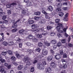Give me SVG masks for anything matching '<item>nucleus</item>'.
I'll return each mask as SVG.
<instances>
[{"mask_svg": "<svg viewBox=\"0 0 73 73\" xmlns=\"http://www.w3.org/2000/svg\"><path fill=\"white\" fill-rule=\"evenodd\" d=\"M58 25L56 27V29L57 30V31L58 33H63V31L61 30V28H63V26L62 24L61 23H59L58 24Z\"/></svg>", "mask_w": 73, "mask_h": 73, "instance_id": "nucleus-1", "label": "nucleus"}, {"mask_svg": "<svg viewBox=\"0 0 73 73\" xmlns=\"http://www.w3.org/2000/svg\"><path fill=\"white\" fill-rule=\"evenodd\" d=\"M38 69L40 70H44V66L41 63H38L37 65Z\"/></svg>", "mask_w": 73, "mask_h": 73, "instance_id": "nucleus-2", "label": "nucleus"}, {"mask_svg": "<svg viewBox=\"0 0 73 73\" xmlns=\"http://www.w3.org/2000/svg\"><path fill=\"white\" fill-rule=\"evenodd\" d=\"M48 53V51L44 49L42 50V54L44 56H46Z\"/></svg>", "mask_w": 73, "mask_h": 73, "instance_id": "nucleus-3", "label": "nucleus"}, {"mask_svg": "<svg viewBox=\"0 0 73 73\" xmlns=\"http://www.w3.org/2000/svg\"><path fill=\"white\" fill-rule=\"evenodd\" d=\"M23 15L27 16L28 15L27 13V11L25 10H22L21 11Z\"/></svg>", "mask_w": 73, "mask_h": 73, "instance_id": "nucleus-4", "label": "nucleus"}, {"mask_svg": "<svg viewBox=\"0 0 73 73\" xmlns=\"http://www.w3.org/2000/svg\"><path fill=\"white\" fill-rule=\"evenodd\" d=\"M31 64V63L29 61H27L26 63V66H25L24 67V69H25V68H27L28 66L30 65Z\"/></svg>", "mask_w": 73, "mask_h": 73, "instance_id": "nucleus-5", "label": "nucleus"}, {"mask_svg": "<svg viewBox=\"0 0 73 73\" xmlns=\"http://www.w3.org/2000/svg\"><path fill=\"white\" fill-rule=\"evenodd\" d=\"M39 23L41 24H44L45 23V19H43L40 20L39 21Z\"/></svg>", "mask_w": 73, "mask_h": 73, "instance_id": "nucleus-6", "label": "nucleus"}, {"mask_svg": "<svg viewBox=\"0 0 73 73\" xmlns=\"http://www.w3.org/2000/svg\"><path fill=\"white\" fill-rule=\"evenodd\" d=\"M48 10L49 11H50L52 12L53 10V7L51 6H49L48 8Z\"/></svg>", "mask_w": 73, "mask_h": 73, "instance_id": "nucleus-7", "label": "nucleus"}, {"mask_svg": "<svg viewBox=\"0 0 73 73\" xmlns=\"http://www.w3.org/2000/svg\"><path fill=\"white\" fill-rule=\"evenodd\" d=\"M52 68H56V64H55L54 62H52L50 64Z\"/></svg>", "mask_w": 73, "mask_h": 73, "instance_id": "nucleus-8", "label": "nucleus"}, {"mask_svg": "<svg viewBox=\"0 0 73 73\" xmlns=\"http://www.w3.org/2000/svg\"><path fill=\"white\" fill-rule=\"evenodd\" d=\"M32 37H33V36L31 34L28 35V37L27 38V40H31V38L32 39Z\"/></svg>", "mask_w": 73, "mask_h": 73, "instance_id": "nucleus-9", "label": "nucleus"}, {"mask_svg": "<svg viewBox=\"0 0 73 73\" xmlns=\"http://www.w3.org/2000/svg\"><path fill=\"white\" fill-rule=\"evenodd\" d=\"M55 58L56 60H60L61 58V55H56L55 56Z\"/></svg>", "mask_w": 73, "mask_h": 73, "instance_id": "nucleus-10", "label": "nucleus"}, {"mask_svg": "<svg viewBox=\"0 0 73 73\" xmlns=\"http://www.w3.org/2000/svg\"><path fill=\"white\" fill-rule=\"evenodd\" d=\"M45 70L47 72H48L49 73H50L52 71V70L50 67H48L47 69H46Z\"/></svg>", "mask_w": 73, "mask_h": 73, "instance_id": "nucleus-11", "label": "nucleus"}, {"mask_svg": "<svg viewBox=\"0 0 73 73\" xmlns=\"http://www.w3.org/2000/svg\"><path fill=\"white\" fill-rule=\"evenodd\" d=\"M25 31V30L24 29H21L19 31V33L21 35H24V33L23 32Z\"/></svg>", "mask_w": 73, "mask_h": 73, "instance_id": "nucleus-12", "label": "nucleus"}, {"mask_svg": "<svg viewBox=\"0 0 73 73\" xmlns=\"http://www.w3.org/2000/svg\"><path fill=\"white\" fill-rule=\"evenodd\" d=\"M53 56H49L47 58V60L48 61H50L52 60Z\"/></svg>", "mask_w": 73, "mask_h": 73, "instance_id": "nucleus-13", "label": "nucleus"}, {"mask_svg": "<svg viewBox=\"0 0 73 73\" xmlns=\"http://www.w3.org/2000/svg\"><path fill=\"white\" fill-rule=\"evenodd\" d=\"M3 10L2 9H0V16H3V15L5 14V13L3 12Z\"/></svg>", "mask_w": 73, "mask_h": 73, "instance_id": "nucleus-14", "label": "nucleus"}, {"mask_svg": "<svg viewBox=\"0 0 73 73\" xmlns=\"http://www.w3.org/2000/svg\"><path fill=\"white\" fill-rule=\"evenodd\" d=\"M31 27L33 29H35L37 27V24H33L32 25Z\"/></svg>", "mask_w": 73, "mask_h": 73, "instance_id": "nucleus-15", "label": "nucleus"}, {"mask_svg": "<svg viewBox=\"0 0 73 73\" xmlns=\"http://www.w3.org/2000/svg\"><path fill=\"white\" fill-rule=\"evenodd\" d=\"M11 60L13 61H15V60H16V58L14 56H12L11 57Z\"/></svg>", "mask_w": 73, "mask_h": 73, "instance_id": "nucleus-16", "label": "nucleus"}, {"mask_svg": "<svg viewBox=\"0 0 73 73\" xmlns=\"http://www.w3.org/2000/svg\"><path fill=\"white\" fill-rule=\"evenodd\" d=\"M27 52H29V54H31V53H32L33 52V50H31L30 49H28L27 50Z\"/></svg>", "mask_w": 73, "mask_h": 73, "instance_id": "nucleus-17", "label": "nucleus"}, {"mask_svg": "<svg viewBox=\"0 0 73 73\" xmlns=\"http://www.w3.org/2000/svg\"><path fill=\"white\" fill-rule=\"evenodd\" d=\"M35 56H36V58H35L36 59H41V58H42V56L39 55H38H38H37H37H35Z\"/></svg>", "mask_w": 73, "mask_h": 73, "instance_id": "nucleus-18", "label": "nucleus"}, {"mask_svg": "<svg viewBox=\"0 0 73 73\" xmlns=\"http://www.w3.org/2000/svg\"><path fill=\"white\" fill-rule=\"evenodd\" d=\"M58 15L60 17H62L64 15V13L62 12H60L58 13Z\"/></svg>", "mask_w": 73, "mask_h": 73, "instance_id": "nucleus-19", "label": "nucleus"}, {"mask_svg": "<svg viewBox=\"0 0 73 73\" xmlns=\"http://www.w3.org/2000/svg\"><path fill=\"white\" fill-rule=\"evenodd\" d=\"M32 3L31 2H29L27 3V7H29L30 6H31L32 5Z\"/></svg>", "mask_w": 73, "mask_h": 73, "instance_id": "nucleus-20", "label": "nucleus"}, {"mask_svg": "<svg viewBox=\"0 0 73 73\" xmlns=\"http://www.w3.org/2000/svg\"><path fill=\"white\" fill-rule=\"evenodd\" d=\"M24 60H25V61H28L29 60V58L27 56H26L24 58Z\"/></svg>", "mask_w": 73, "mask_h": 73, "instance_id": "nucleus-21", "label": "nucleus"}, {"mask_svg": "<svg viewBox=\"0 0 73 73\" xmlns=\"http://www.w3.org/2000/svg\"><path fill=\"white\" fill-rule=\"evenodd\" d=\"M40 31V29H38L36 30H33L32 31L34 32H35V33H36V32H38Z\"/></svg>", "mask_w": 73, "mask_h": 73, "instance_id": "nucleus-22", "label": "nucleus"}, {"mask_svg": "<svg viewBox=\"0 0 73 73\" xmlns=\"http://www.w3.org/2000/svg\"><path fill=\"white\" fill-rule=\"evenodd\" d=\"M51 43L54 44H55L57 43V40H52L51 41Z\"/></svg>", "mask_w": 73, "mask_h": 73, "instance_id": "nucleus-23", "label": "nucleus"}, {"mask_svg": "<svg viewBox=\"0 0 73 73\" xmlns=\"http://www.w3.org/2000/svg\"><path fill=\"white\" fill-rule=\"evenodd\" d=\"M14 44V43H13V41H9L8 44L9 45H13Z\"/></svg>", "mask_w": 73, "mask_h": 73, "instance_id": "nucleus-24", "label": "nucleus"}, {"mask_svg": "<svg viewBox=\"0 0 73 73\" xmlns=\"http://www.w3.org/2000/svg\"><path fill=\"white\" fill-rule=\"evenodd\" d=\"M23 68V66L22 65H19L18 67V70H22Z\"/></svg>", "mask_w": 73, "mask_h": 73, "instance_id": "nucleus-25", "label": "nucleus"}, {"mask_svg": "<svg viewBox=\"0 0 73 73\" xmlns=\"http://www.w3.org/2000/svg\"><path fill=\"white\" fill-rule=\"evenodd\" d=\"M50 46V43H49L48 42H45V44L44 45V46L45 47V48H46V46Z\"/></svg>", "mask_w": 73, "mask_h": 73, "instance_id": "nucleus-26", "label": "nucleus"}, {"mask_svg": "<svg viewBox=\"0 0 73 73\" xmlns=\"http://www.w3.org/2000/svg\"><path fill=\"white\" fill-rule=\"evenodd\" d=\"M0 71L1 72H2V73H7L6 72L4 71V68H2L1 69Z\"/></svg>", "mask_w": 73, "mask_h": 73, "instance_id": "nucleus-27", "label": "nucleus"}, {"mask_svg": "<svg viewBox=\"0 0 73 73\" xmlns=\"http://www.w3.org/2000/svg\"><path fill=\"white\" fill-rule=\"evenodd\" d=\"M41 14V12L39 11L35 13V15L39 16Z\"/></svg>", "mask_w": 73, "mask_h": 73, "instance_id": "nucleus-28", "label": "nucleus"}, {"mask_svg": "<svg viewBox=\"0 0 73 73\" xmlns=\"http://www.w3.org/2000/svg\"><path fill=\"white\" fill-rule=\"evenodd\" d=\"M32 39L34 42H37V38H35L34 37H32Z\"/></svg>", "mask_w": 73, "mask_h": 73, "instance_id": "nucleus-29", "label": "nucleus"}, {"mask_svg": "<svg viewBox=\"0 0 73 73\" xmlns=\"http://www.w3.org/2000/svg\"><path fill=\"white\" fill-rule=\"evenodd\" d=\"M7 53L10 55H12V51L10 50H9L7 51Z\"/></svg>", "mask_w": 73, "mask_h": 73, "instance_id": "nucleus-30", "label": "nucleus"}, {"mask_svg": "<svg viewBox=\"0 0 73 73\" xmlns=\"http://www.w3.org/2000/svg\"><path fill=\"white\" fill-rule=\"evenodd\" d=\"M56 12H57L61 11V9L60 8H57L56 10Z\"/></svg>", "mask_w": 73, "mask_h": 73, "instance_id": "nucleus-31", "label": "nucleus"}, {"mask_svg": "<svg viewBox=\"0 0 73 73\" xmlns=\"http://www.w3.org/2000/svg\"><path fill=\"white\" fill-rule=\"evenodd\" d=\"M57 5L58 7H60V8L61 7H62V3H58Z\"/></svg>", "mask_w": 73, "mask_h": 73, "instance_id": "nucleus-32", "label": "nucleus"}, {"mask_svg": "<svg viewBox=\"0 0 73 73\" xmlns=\"http://www.w3.org/2000/svg\"><path fill=\"white\" fill-rule=\"evenodd\" d=\"M4 14H3V16H1V17H2V19L3 20H5L6 18H7V15H4Z\"/></svg>", "mask_w": 73, "mask_h": 73, "instance_id": "nucleus-33", "label": "nucleus"}, {"mask_svg": "<svg viewBox=\"0 0 73 73\" xmlns=\"http://www.w3.org/2000/svg\"><path fill=\"white\" fill-rule=\"evenodd\" d=\"M3 44L4 46H7L8 45V42H3Z\"/></svg>", "mask_w": 73, "mask_h": 73, "instance_id": "nucleus-34", "label": "nucleus"}, {"mask_svg": "<svg viewBox=\"0 0 73 73\" xmlns=\"http://www.w3.org/2000/svg\"><path fill=\"white\" fill-rule=\"evenodd\" d=\"M28 23L30 24H32L33 23V21L32 20H30L28 22Z\"/></svg>", "mask_w": 73, "mask_h": 73, "instance_id": "nucleus-35", "label": "nucleus"}, {"mask_svg": "<svg viewBox=\"0 0 73 73\" xmlns=\"http://www.w3.org/2000/svg\"><path fill=\"white\" fill-rule=\"evenodd\" d=\"M17 31V29H13L11 31V32L13 33H14V32H16V31Z\"/></svg>", "mask_w": 73, "mask_h": 73, "instance_id": "nucleus-36", "label": "nucleus"}, {"mask_svg": "<svg viewBox=\"0 0 73 73\" xmlns=\"http://www.w3.org/2000/svg\"><path fill=\"white\" fill-rule=\"evenodd\" d=\"M37 38H40L42 37V35L40 34H38L37 35Z\"/></svg>", "mask_w": 73, "mask_h": 73, "instance_id": "nucleus-37", "label": "nucleus"}, {"mask_svg": "<svg viewBox=\"0 0 73 73\" xmlns=\"http://www.w3.org/2000/svg\"><path fill=\"white\" fill-rule=\"evenodd\" d=\"M38 46L39 47H41L42 46V43L41 42H39L38 43Z\"/></svg>", "mask_w": 73, "mask_h": 73, "instance_id": "nucleus-38", "label": "nucleus"}, {"mask_svg": "<svg viewBox=\"0 0 73 73\" xmlns=\"http://www.w3.org/2000/svg\"><path fill=\"white\" fill-rule=\"evenodd\" d=\"M34 19L35 20H39L40 19V17H35Z\"/></svg>", "mask_w": 73, "mask_h": 73, "instance_id": "nucleus-39", "label": "nucleus"}, {"mask_svg": "<svg viewBox=\"0 0 73 73\" xmlns=\"http://www.w3.org/2000/svg\"><path fill=\"white\" fill-rule=\"evenodd\" d=\"M35 70V68H34V67H32L31 69V72H33Z\"/></svg>", "mask_w": 73, "mask_h": 73, "instance_id": "nucleus-40", "label": "nucleus"}, {"mask_svg": "<svg viewBox=\"0 0 73 73\" xmlns=\"http://www.w3.org/2000/svg\"><path fill=\"white\" fill-rule=\"evenodd\" d=\"M60 20L59 19H57L55 20V22L56 23H58L60 22Z\"/></svg>", "mask_w": 73, "mask_h": 73, "instance_id": "nucleus-41", "label": "nucleus"}, {"mask_svg": "<svg viewBox=\"0 0 73 73\" xmlns=\"http://www.w3.org/2000/svg\"><path fill=\"white\" fill-rule=\"evenodd\" d=\"M16 56L18 58H20V55L19 54H16Z\"/></svg>", "mask_w": 73, "mask_h": 73, "instance_id": "nucleus-42", "label": "nucleus"}, {"mask_svg": "<svg viewBox=\"0 0 73 73\" xmlns=\"http://www.w3.org/2000/svg\"><path fill=\"white\" fill-rule=\"evenodd\" d=\"M1 54L2 55H6L7 54V52H5V51H3L1 53Z\"/></svg>", "mask_w": 73, "mask_h": 73, "instance_id": "nucleus-43", "label": "nucleus"}, {"mask_svg": "<svg viewBox=\"0 0 73 73\" xmlns=\"http://www.w3.org/2000/svg\"><path fill=\"white\" fill-rule=\"evenodd\" d=\"M42 35L43 36H46L47 35V33H46V31H44L42 34Z\"/></svg>", "mask_w": 73, "mask_h": 73, "instance_id": "nucleus-44", "label": "nucleus"}, {"mask_svg": "<svg viewBox=\"0 0 73 73\" xmlns=\"http://www.w3.org/2000/svg\"><path fill=\"white\" fill-rule=\"evenodd\" d=\"M47 29L48 30H50V29H52V26H48L47 27Z\"/></svg>", "mask_w": 73, "mask_h": 73, "instance_id": "nucleus-45", "label": "nucleus"}, {"mask_svg": "<svg viewBox=\"0 0 73 73\" xmlns=\"http://www.w3.org/2000/svg\"><path fill=\"white\" fill-rule=\"evenodd\" d=\"M62 45V44H61V42H58L57 44V46L58 47H60V46H61Z\"/></svg>", "mask_w": 73, "mask_h": 73, "instance_id": "nucleus-46", "label": "nucleus"}, {"mask_svg": "<svg viewBox=\"0 0 73 73\" xmlns=\"http://www.w3.org/2000/svg\"><path fill=\"white\" fill-rule=\"evenodd\" d=\"M57 35L59 38L62 37V35L60 33H58Z\"/></svg>", "mask_w": 73, "mask_h": 73, "instance_id": "nucleus-47", "label": "nucleus"}, {"mask_svg": "<svg viewBox=\"0 0 73 73\" xmlns=\"http://www.w3.org/2000/svg\"><path fill=\"white\" fill-rule=\"evenodd\" d=\"M12 27L13 28H17V25L16 24L13 25L12 26Z\"/></svg>", "mask_w": 73, "mask_h": 73, "instance_id": "nucleus-48", "label": "nucleus"}, {"mask_svg": "<svg viewBox=\"0 0 73 73\" xmlns=\"http://www.w3.org/2000/svg\"><path fill=\"white\" fill-rule=\"evenodd\" d=\"M5 28V26H4V25H1V28L2 31H3V30H4V28Z\"/></svg>", "mask_w": 73, "mask_h": 73, "instance_id": "nucleus-49", "label": "nucleus"}, {"mask_svg": "<svg viewBox=\"0 0 73 73\" xmlns=\"http://www.w3.org/2000/svg\"><path fill=\"white\" fill-rule=\"evenodd\" d=\"M60 53L61 55H62L63 54H64V52H63V50H60Z\"/></svg>", "mask_w": 73, "mask_h": 73, "instance_id": "nucleus-50", "label": "nucleus"}, {"mask_svg": "<svg viewBox=\"0 0 73 73\" xmlns=\"http://www.w3.org/2000/svg\"><path fill=\"white\" fill-rule=\"evenodd\" d=\"M26 45H27L28 46H31V45H32V44H31V43L30 42H27L26 43Z\"/></svg>", "mask_w": 73, "mask_h": 73, "instance_id": "nucleus-51", "label": "nucleus"}, {"mask_svg": "<svg viewBox=\"0 0 73 73\" xmlns=\"http://www.w3.org/2000/svg\"><path fill=\"white\" fill-rule=\"evenodd\" d=\"M45 18L48 19H50V17L49 15H46L45 16Z\"/></svg>", "mask_w": 73, "mask_h": 73, "instance_id": "nucleus-52", "label": "nucleus"}, {"mask_svg": "<svg viewBox=\"0 0 73 73\" xmlns=\"http://www.w3.org/2000/svg\"><path fill=\"white\" fill-rule=\"evenodd\" d=\"M63 20L65 21H67L68 20V18L66 17H64V19H63Z\"/></svg>", "mask_w": 73, "mask_h": 73, "instance_id": "nucleus-53", "label": "nucleus"}, {"mask_svg": "<svg viewBox=\"0 0 73 73\" xmlns=\"http://www.w3.org/2000/svg\"><path fill=\"white\" fill-rule=\"evenodd\" d=\"M18 7L20 9H21L22 8V5H21L20 4H19L18 5Z\"/></svg>", "mask_w": 73, "mask_h": 73, "instance_id": "nucleus-54", "label": "nucleus"}, {"mask_svg": "<svg viewBox=\"0 0 73 73\" xmlns=\"http://www.w3.org/2000/svg\"><path fill=\"white\" fill-rule=\"evenodd\" d=\"M40 50L41 49H40V48H37L36 49V52H40Z\"/></svg>", "mask_w": 73, "mask_h": 73, "instance_id": "nucleus-55", "label": "nucleus"}, {"mask_svg": "<svg viewBox=\"0 0 73 73\" xmlns=\"http://www.w3.org/2000/svg\"><path fill=\"white\" fill-rule=\"evenodd\" d=\"M50 35L51 36H54V35H55V33H53V32L51 33H50Z\"/></svg>", "mask_w": 73, "mask_h": 73, "instance_id": "nucleus-56", "label": "nucleus"}, {"mask_svg": "<svg viewBox=\"0 0 73 73\" xmlns=\"http://www.w3.org/2000/svg\"><path fill=\"white\" fill-rule=\"evenodd\" d=\"M63 58H67V55H66V54H63Z\"/></svg>", "mask_w": 73, "mask_h": 73, "instance_id": "nucleus-57", "label": "nucleus"}, {"mask_svg": "<svg viewBox=\"0 0 73 73\" xmlns=\"http://www.w3.org/2000/svg\"><path fill=\"white\" fill-rule=\"evenodd\" d=\"M11 5L13 6H16L17 5V4L16 3H13L11 4Z\"/></svg>", "mask_w": 73, "mask_h": 73, "instance_id": "nucleus-58", "label": "nucleus"}, {"mask_svg": "<svg viewBox=\"0 0 73 73\" xmlns=\"http://www.w3.org/2000/svg\"><path fill=\"white\" fill-rule=\"evenodd\" d=\"M64 36H65V37H68V35L67 33H65L64 34Z\"/></svg>", "mask_w": 73, "mask_h": 73, "instance_id": "nucleus-59", "label": "nucleus"}, {"mask_svg": "<svg viewBox=\"0 0 73 73\" xmlns=\"http://www.w3.org/2000/svg\"><path fill=\"white\" fill-rule=\"evenodd\" d=\"M1 61L2 63H4V62H5V60L4 59H2Z\"/></svg>", "mask_w": 73, "mask_h": 73, "instance_id": "nucleus-60", "label": "nucleus"}, {"mask_svg": "<svg viewBox=\"0 0 73 73\" xmlns=\"http://www.w3.org/2000/svg\"><path fill=\"white\" fill-rule=\"evenodd\" d=\"M19 45L20 48H21L23 46V44L22 43H19Z\"/></svg>", "mask_w": 73, "mask_h": 73, "instance_id": "nucleus-61", "label": "nucleus"}, {"mask_svg": "<svg viewBox=\"0 0 73 73\" xmlns=\"http://www.w3.org/2000/svg\"><path fill=\"white\" fill-rule=\"evenodd\" d=\"M61 41L63 43V44H64V43H65V42H66L65 41V39L62 40Z\"/></svg>", "mask_w": 73, "mask_h": 73, "instance_id": "nucleus-62", "label": "nucleus"}, {"mask_svg": "<svg viewBox=\"0 0 73 73\" xmlns=\"http://www.w3.org/2000/svg\"><path fill=\"white\" fill-rule=\"evenodd\" d=\"M63 68H64V69H66V68H67V65L66 64H64L63 65Z\"/></svg>", "mask_w": 73, "mask_h": 73, "instance_id": "nucleus-63", "label": "nucleus"}, {"mask_svg": "<svg viewBox=\"0 0 73 73\" xmlns=\"http://www.w3.org/2000/svg\"><path fill=\"white\" fill-rule=\"evenodd\" d=\"M68 46H70V47H72L73 46V45L72 44L69 43L68 44Z\"/></svg>", "mask_w": 73, "mask_h": 73, "instance_id": "nucleus-64", "label": "nucleus"}]
</instances>
